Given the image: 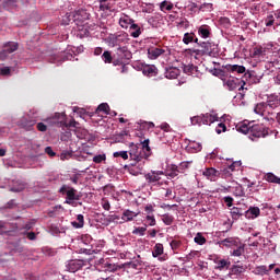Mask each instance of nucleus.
Returning <instances> with one entry per match:
<instances>
[{"mask_svg":"<svg viewBox=\"0 0 280 280\" xmlns=\"http://www.w3.org/2000/svg\"><path fill=\"white\" fill-rule=\"evenodd\" d=\"M199 50L195 54H201V56H210V58H218L220 56V46L215 42H199Z\"/></svg>","mask_w":280,"mask_h":280,"instance_id":"nucleus-1","label":"nucleus"},{"mask_svg":"<svg viewBox=\"0 0 280 280\" xmlns=\"http://www.w3.org/2000/svg\"><path fill=\"white\" fill-rule=\"evenodd\" d=\"M129 40L130 38L126 32L109 34L106 38V43L109 47H121V45H128Z\"/></svg>","mask_w":280,"mask_h":280,"instance_id":"nucleus-2","label":"nucleus"},{"mask_svg":"<svg viewBox=\"0 0 280 280\" xmlns=\"http://www.w3.org/2000/svg\"><path fill=\"white\" fill-rule=\"evenodd\" d=\"M190 121L192 126H211V124H215V121H218V115L207 113L191 117Z\"/></svg>","mask_w":280,"mask_h":280,"instance_id":"nucleus-3","label":"nucleus"},{"mask_svg":"<svg viewBox=\"0 0 280 280\" xmlns=\"http://www.w3.org/2000/svg\"><path fill=\"white\" fill-rule=\"evenodd\" d=\"M129 156L131 161H133L131 165H137V163L143 161V159H148L150 156V153H147L145 151L140 150V148L137 144L131 143L130 150H129Z\"/></svg>","mask_w":280,"mask_h":280,"instance_id":"nucleus-4","label":"nucleus"},{"mask_svg":"<svg viewBox=\"0 0 280 280\" xmlns=\"http://www.w3.org/2000/svg\"><path fill=\"white\" fill-rule=\"evenodd\" d=\"M82 16H84V19H86L85 10H79V11H75L72 13H67L66 19L62 20V25H69L70 21L75 23V25H82V23H84V20L82 19Z\"/></svg>","mask_w":280,"mask_h":280,"instance_id":"nucleus-5","label":"nucleus"},{"mask_svg":"<svg viewBox=\"0 0 280 280\" xmlns=\"http://www.w3.org/2000/svg\"><path fill=\"white\" fill-rule=\"evenodd\" d=\"M59 194L65 195L66 194V205H73V200H80L81 196L77 195L78 190L75 188L62 185L59 189Z\"/></svg>","mask_w":280,"mask_h":280,"instance_id":"nucleus-6","label":"nucleus"},{"mask_svg":"<svg viewBox=\"0 0 280 280\" xmlns=\"http://www.w3.org/2000/svg\"><path fill=\"white\" fill-rule=\"evenodd\" d=\"M261 137L262 138L268 137V128L259 124L252 125L249 139H252V141H255V139H261Z\"/></svg>","mask_w":280,"mask_h":280,"instance_id":"nucleus-7","label":"nucleus"},{"mask_svg":"<svg viewBox=\"0 0 280 280\" xmlns=\"http://www.w3.org/2000/svg\"><path fill=\"white\" fill-rule=\"evenodd\" d=\"M223 69H225V71H228L229 73H238V74L244 73L245 80L253 78V73H250V71L246 72V67H244V66L225 65V66H223Z\"/></svg>","mask_w":280,"mask_h":280,"instance_id":"nucleus-8","label":"nucleus"},{"mask_svg":"<svg viewBox=\"0 0 280 280\" xmlns=\"http://www.w3.org/2000/svg\"><path fill=\"white\" fill-rule=\"evenodd\" d=\"M242 83L243 85H241L238 91H244V84H246V81L230 77V79L224 81V86H226L229 91H235V89H237Z\"/></svg>","mask_w":280,"mask_h":280,"instance_id":"nucleus-9","label":"nucleus"},{"mask_svg":"<svg viewBox=\"0 0 280 280\" xmlns=\"http://www.w3.org/2000/svg\"><path fill=\"white\" fill-rule=\"evenodd\" d=\"M116 57L122 60L125 63H127L129 60L132 59V52L128 50V47L120 46L116 50Z\"/></svg>","mask_w":280,"mask_h":280,"instance_id":"nucleus-10","label":"nucleus"},{"mask_svg":"<svg viewBox=\"0 0 280 280\" xmlns=\"http://www.w3.org/2000/svg\"><path fill=\"white\" fill-rule=\"evenodd\" d=\"M71 58H73V55L69 52H59V54L52 55L49 58V62H51L52 65H57L58 62H65L67 60H70Z\"/></svg>","mask_w":280,"mask_h":280,"instance_id":"nucleus-11","label":"nucleus"},{"mask_svg":"<svg viewBox=\"0 0 280 280\" xmlns=\"http://www.w3.org/2000/svg\"><path fill=\"white\" fill-rule=\"evenodd\" d=\"M163 176V171H151L144 175V178L148 183H159Z\"/></svg>","mask_w":280,"mask_h":280,"instance_id":"nucleus-12","label":"nucleus"},{"mask_svg":"<svg viewBox=\"0 0 280 280\" xmlns=\"http://www.w3.org/2000/svg\"><path fill=\"white\" fill-rule=\"evenodd\" d=\"M270 108H272V104L260 103L256 105V107L254 108V113H256V115H261V117H264L266 113H269Z\"/></svg>","mask_w":280,"mask_h":280,"instance_id":"nucleus-13","label":"nucleus"},{"mask_svg":"<svg viewBox=\"0 0 280 280\" xmlns=\"http://www.w3.org/2000/svg\"><path fill=\"white\" fill-rule=\"evenodd\" d=\"M19 49V43L16 42H9L3 45L2 51L4 52V58H8L9 54H14Z\"/></svg>","mask_w":280,"mask_h":280,"instance_id":"nucleus-14","label":"nucleus"},{"mask_svg":"<svg viewBox=\"0 0 280 280\" xmlns=\"http://www.w3.org/2000/svg\"><path fill=\"white\" fill-rule=\"evenodd\" d=\"M203 176H206V178H208V180H212L215 182L218 180V176H220V172H218V170L210 167L207 168L206 171H203Z\"/></svg>","mask_w":280,"mask_h":280,"instance_id":"nucleus-15","label":"nucleus"},{"mask_svg":"<svg viewBox=\"0 0 280 280\" xmlns=\"http://www.w3.org/2000/svg\"><path fill=\"white\" fill-rule=\"evenodd\" d=\"M261 210L259 207H250L247 211H245V218L248 220H255V218H259Z\"/></svg>","mask_w":280,"mask_h":280,"instance_id":"nucleus-16","label":"nucleus"},{"mask_svg":"<svg viewBox=\"0 0 280 280\" xmlns=\"http://www.w3.org/2000/svg\"><path fill=\"white\" fill-rule=\"evenodd\" d=\"M183 43L184 45H189L190 43H196L197 45L200 44L198 37L196 36V33L194 32L185 33L183 37Z\"/></svg>","mask_w":280,"mask_h":280,"instance_id":"nucleus-17","label":"nucleus"},{"mask_svg":"<svg viewBox=\"0 0 280 280\" xmlns=\"http://www.w3.org/2000/svg\"><path fill=\"white\" fill-rule=\"evenodd\" d=\"M230 213L232 220L237 221L240 220V218H242V215H246V210H244L243 208L233 207Z\"/></svg>","mask_w":280,"mask_h":280,"instance_id":"nucleus-18","label":"nucleus"},{"mask_svg":"<svg viewBox=\"0 0 280 280\" xmlns=\"http://www.w3.org/2000/svg\"><path fill=\"white\" fill-rule=\"evenodd\" d=\"M246 266L242 265H233L230 269V277H240L241 275H244V271L246 270Z\"/></svg>","mask_w":280,"mask_h":280,"instance_id":"nucleus-19","label":"nucleus"},{"mask_svg":"<svg viewBox=\"0 0 280 280\" xmlns=\"http://www.w3.org/2000/svg\"><path fill=\"white\" fill-rule=\"evenodd\" d=\"M84 266V261L82 260H71L68 264V270L70 272H78V270H81V268H83Z\"/></svg>","mask_w":280,"mask_h":280,"instance_id":"nucleus-20","label":"nucleus"},{"mask_svg":"<svg viewBox=\"0 0 280 280\" xmlns=\"http://www.w3.org/2000/svg\"><path fill=\"white\" fill-rule=\"evenodd\" d=\"M240 167H242V162H233L228 167H224L222 170V172H223L224 176H231V172H235V171L240 170Z\"/></svg>","mask_w":280,"mask_h":280,"instance_id":"nucleus-21","label":"nucleus"},{"mask_svg":"<svg viewBox=\"0 0 280 280\" xmlns=\"http://www.w3.org/2000/svg\"><path fill=\"white\" fill-rule=\"evenodd\" d=\"M65 119H67V115L65 113H55V115L51 118H48L47 121L60 126V122L65 121Z\"/></svg>","mask_w":280,"mask_h":280,"instance_id":"nucleus-22","label":"nucleus"},{"mask_svg":"<svg viewBox=\"0 0 280 280\" xmlns=\"http://www.w3.org/2000/svg\"><path fill=\"white\" fill-rule=\"evenodd\" d=\"M142 73L148 78H154L159 75V69H156V66H147L143 68Z\"/></svg>","mask_w":280,"mask_h":280,"instance_id":"nucleus-23","label":"nucleus"},{"mask_svg":"<svg viewBox=\"0 0 280 280\" xmlns=\"http://www.w3.org/2000/svg\"><path fill=\"white\" fill-rule=\"evenodd\" d=\"M148 54L152 60H156L159 56H163V54H165V50L163 48L152 47L148 49Z\"/></svg>","mask_w":280,"mask_h":280,"instance_id":"nucleus-24","label":"nucleus"},{"mask_svg":"<svg viewBox=\"0 0 280 280\" xmlns=\"http://www.w3.org/2000/svg\"><path fill=\"white\" fill-rule=\"evenodd\" d=\"M131 23H135V20H132L130 16L126 15L125 13H122L120 19H119L120 27H122L124 30H128V26Z\"/></svg>","mask_w":280,"mask_h":280,"instance_id":"nucleus-25","label":"nucleus"},{"mask_svg":"<svg viewBox=\"0 0 280 280\" xmlns=\"http://www.w3.org/2000/svg\"><path fill=\"white\" fill-rule=\"evenodd\" d=\"M137 215H139V212H135L132 210H125L122 212L121 220H124V222H132L135 218H137Z\"/></svg>","mask_w":280,"mask_h":280,"instance_id":"nucleus-26","label":"nucleus"},{"mask_svg":"<svg viewBox=\"0 0 280 280\" xmlns=\"http://www.w3.org/2000/svg\"><path fill=\"white\" fill-rule=\"evenodd\" d=\"M21 126H22V128H24V130H27V131L33 130L34 126H36V120L22 118Z\"/></svg>","mask_w":280,"mask_h":280,"instance_id":"nucleus-27","label":"nucleus"},{"mask_svg":"<svg viewBox=\"0 0 280 280\" xmlns=\"http://www.w3.org/2000/svg\"><path fill=\"white\" fill-rule=\"evenodd\" d=\"M198 34L201 38H209L211 36V26L209 25H201L198 28Z\"/></svg>","mask_w":280,"mask_h":280,"instance_id":"nucleus-28","label":"nucleus"},{"mask_svg":"<svg viewBox=\"0 0 280 280\" xmlns=\"http://www.w3.org/2000/svg\"><path fill=\"white\" fill-rule=\"evenodd\" d=\"M180 75V70L178 68H170L165 72V78L168 80H176Z\"/></svg>","mask_w":280,"mask_h":280,"instance_id":"nucleus-29","label":"nucleus"},{"mask_svg":"<svg viewBox=\"0 0 280 280\" xmlns=\"http://www.w3.org/2000/svg\"><path fill=\"white\" fill-rule=\"evenodd\" d=\"M266 56V48L262 46H257L252 52V58H264Z\"/></svg>","mask_w":280,"mask_h":280,"instance_id":"nucleus-30","label":"nucleus"},{"mask_svg":"<svg viewBox=\"0 0 280 280\" xmlns=\"http://www.w3.org/2000/svg\"><path fill=\"white\" fill-rule=\"evenodd\" d=\"M100 113H104L105 115H110V106L108 103H102L97 106L95 114L100 115Z\"/></svg>","mask_w":280,"mask_h":280,"instance_id":"nucleus-31","label":"nucleus"},{"mask_svg":"<svg viewBox=\"0 0 280 280\" xmlns=\"http://www.w3.org/2000/svg\"><path fill=\"white\" fill-rule=\"evenodd\" d=\"M221 246H225L226 248H231V246H237V238L228 237L220 242Z\"/></svg>","mask_w":280,"mask_h":280,"instance_id":"nucleus-32","label":"nucleus"},{"mask_svg":"<svg viewBox=\"0 0 280 280\" xmlns=\"http://www.w3.org/2000/svg\"><path fill=\"white\" fill-rule=\"evenodd\" d=\"M27 187V184L25 182H16L13 187L10 188V191H13L15 194H19L23 191Z\"/></svg>","mask_w":280,"mask_h":280,"instance_id":"nucleus-33","label":"nucleus"},{"mask_svg":"<svg viewBox=\"0 0 280 280\" xmlns=\"http://www.w3.org/2000/svg\"><path fill=\"white\" fill-rule=\"evenodd\" d=\"M245 247H246V245H244V244H240V245L237 244L236 249L231 252L232 257H242V255H244Z\"/></svg>","mask_w":280,"mask_h":280,"instance_id":"nucleus-34","label":"nucleus"},{"mask_svg":"<svg viewBox=\"0 0 280 280\" xmlns=\"http://www.w3.org/2000/svg\"><path fill=\"white\" fill-rule=\"evenodd\" d=\"M163 253H164L163 244L158 243L153 247L152 257H154V258L161 257V255H163Z\"/></svg>","mask_w":280,"mask_h":280,"instance_id":"nucleus-35","label":"nucleus"},{"mask_svg":"<svg viewBox=\"0 0 280 280\" xmlns=\"http://www.w3.org/2000/svg\"><path fill=\"white\" fill-rule=\"evenodd\" d=\"M231 266V261L226 260V259H221V260H217V270H224V268H226V270H229Z\"/></svg>","mask_w":280,"mask_h":280,"instance_id":"nucleus-36","label":"nucleus"},{"mask_svg":"<svg viewBox=\"0 0 280 280\" xmlns=\"http://www.w3.org/2000/svg\"><path fill=\"white\" fill-rule=\"evenodd\" d=\"M160 10H161V12H165V11L170 12V10H174V3H172L167 0H164L160 4Z\"/></svg>","mask_w":280,"mask_h":280,"instance_id":"nucleus-37","label":"nucleus"},{"mask_svg":"<svg viewBox=\"0 0 280 280\" xmlns=\"http://www.w3.org/2000/svg\"><path fill=\"white\" fill-rule=\"evenodd\" d=\"M77 220L78 221L71 222L72 226L74 229H82V226H84V215L78 214Z\"/></svg>","mask_w":280,"mask_h":280,"instance_id":"nucleus-38","label":"nucleus"},{"mask_svg":"<svg viewBox=\"0 0 280 280\" xmlns=\"http://www.w3.org/2000/svg\"><path fill=\"white\" fill-rule=\"evenodd\" d=\"M105 268L106 270H108V272H117V270H121V268H124V265H115L107 262L105 264Z\"/></svg>","mask_w":280,"mask_h":280,"instance_id":"nucleus-39","label":"nucleus"},{"mask_svg":"<svg viewBox=\"0 0 280 280\" xmlns=\"http://www.w3.org/2000/svg\"><path fill=\"white\" fill-rule=\"evenodd\" d=\"M130 30L135 31L131 33L132 38H139L141 36V27L135 24V22L130 24Z\"/></svg>","mask_w":280,"mask_h":280,"instance_id":"nucleus-40","label":"nucleus"},{"mask_svg":"<svg viewBox=\"0 0 280 280\" xmlns=\"http://www.w3.org/2000/svg\"><path fill=\"white\" fill-rule=\"evenodd\" d=\"M178 174H180V171H178V165H175V164L171 165L167 176H170V178H176Z\"/></svg>","mask_w":280,"mask_h":280,"instance_id":"nucleus-41","label":"nucleus"},{"mask_svg":"<svg viewBox=\"0 0 280 280\" xmlns=\"http://www.w3.org/2000/svg\"><path fill=\"white\" fill-rule=\"evenodd\" d=\"M267 183H276V185H280V178L272 174V173H268L266 176H265Z\"/></svg>","mask_w":280,"mask_h":280,"instance_id":"nucleus-42","label":"nucleus"},{"mask_svg":"<svg viewBox=\"0 0 280 280\" xmlns=\"http://www.w3.org/2000/svg\"><path fill=\"white\" fill-rule=\"evenodd\" d=\"M102 60L103 62H105V65L113 63V55L110 54V51L105 50L102 55Z\"/></svg>","mask_w":280,"mask_h":280,"instance_id":"nucleus-43","label":"nucleus"},{"mask_svg":"<svg viewBox=\"0 0 280 280\" xmlns=\"http://www.w3.org/2000/svg\"><path fill=\"white\" fill-rule=\"evenodd\" d=\"M254 275H259L260 277H264V275H268V267L266 266H258L254 270Z\"/></svg>","mask_w":280,"mask_h":280,"instance_id":"nucleus-44","label":"nucleus"},{"mask_svg":"<svg viewBox=\"0 0 280 280\" xmlns=\"http://www.w3.org/2000/svg\"><path fill=\"white\" fill-rule=\"evenodd\" d=\"M162 222H164L166 226H172V224L174 223V217L171 215L170 213L163 214Z\"/></svg>","mask_w":280,"mask_h":280,"instance_id":"nucleus-45","label":"nucleus"},{"mask_svg":"<svg viewBox=\"0 0 280 280\" xmlns=\"http://www.w3.org/2000/svg\"><path fill=\"white\" fill-rule=\"evenodd\" d=\"M194 242L199 246H203V244H207V238L202 236V233H197V235L194 238Z\"/></svg>","mask_w":280,"mask_h":280,"instance_id":"nucleus-46","label":"nucleus"},{"mask_svg":"<svg viewBox=\"0 0 280 280\" xmlns=\"http://www.w3.org/2000/svg\"><path fill=\"white\" fill-rule=\"evenodd\" d=\"M189 150H194V152H200L202 150V144L200 142L191 141L188 144Z\"/></svg>","mask_w":280,"mask_h":280,"instance_id":"nucleus-47","label":"nucleus"},{"mask_svg":"<svg viewBox=\"0 0 280 280\" xmlns=\"http://www.w3.org/2000/svg\"><path fill=\"white\" fill-rule=\"evenodd\" d=\"M170 246H171L172 250L176 254V253H178L176 250H178L180 248V246H183V242H180L178 240H173L170 243Z\"/></svg>","mask_w":280,"mask_h":280,"instance_id":"nucleus-48","label":"nucleus"},{"mask_svg":"<svg viewBox=\"0 0 280 280\" xmlns=\"http://www.w3.org/2000/svg\"><path fill=\"white\" fill-rule=\"evenodd\" d=\"M59 124L60 126H65V128H78L79 125L75 119L70 120L69 124L66 120H61Z\"/></svg>","mask_w":280,"mask_h":280,"instance_id":"nucleus-49","label":"nucleus"},{"mask_svg":"<svg viewBox=\"0 0 280 280\" xmlns=\"http://www.w3.org/2000/svg\"><path fill=\"white\" fill-rule=\"evenodd\" d=\"M18 3H19L18 0H5L4 8H7V10H14V8H16Z\"/></svg>","mask_w":280,"mask_h":280,"instance_id":"nucleus-50","label":"nucleus"},{"mask_svg":"<svg viewBox=\"0 0 280 280\" xmlns=\"http://www.w3.org/2000/svg\"><path fill=\"white\" fill-rule=\"evenodd\" d=\"M142 148L140 150H142V152H145L147 154H149L150 156V139H145L144 141L141 142Z\"/></svg>","mask_w":280,"mask_h":280,"instance_id":"nucleus-51","label":"nucleus"},{"mask_svg":"<svg viewBox=\"0 0 280 280\" xmlns=\"http://www.w3.org/2000/svg\"><path fill=\"white\" fill-rule=\"evenodd\" d=\"M233 194L234 196L238 197V198H242V196H244V187H242V185H236L234 188H233Z\"/></svg>","mask_w":280,"mask_h":280,"instance_id":"nucleus-52","label":"nucleus"},{"mask_svg":"<svg viewBox=\"0 0 280 280\" xmlns=\"http://www.w3.org/2000/svg\"><path fill=\"white\" fill-rule=\"evenodd\" d=\"M114 159H124V161H128V151H118L114 152L113 154Z\"/></svg>","mask_w":280,"mask_h":280,"instance_id":"nucleus-53","label":"nucleus"},{"mask_svg":"<svg viewBox=\"0 0 280 280\" xmlns=\"http://www.w3.org/2000/svg\"><path fill=\"white\" fill-rule=\"evenodd\" d=\"M124 266H128V268H132L133 270H137L139 266H141V260L137 259L133 261L126 262Z\"/></svg>","mask_w":280,"mask_h":280,"instance_id":"nucleus-54","label":"nucleus"},{"mask_svg":"<svg viewBox=\"0 0 280 280\" xmlns=\"http://www.w3.org/2000/svg\"><path fill=\"white\" fill-rule=\"evenodd\" d=\"M238 132H242L243 135H249L250 136V126L243 124L238 127Z\"/></svg>","mask_w":280,"mask_h":280,"instance_id":"nucleus-55","label":"nucleus"},{"mask_svg":"<svg viewBox=\"0 0 280 280\" xmlns=\"http://www.w3.org/2000/svg\"><path fill=\"white\" fill-rule=\"evenodd\" d=\"M189 168V162H182L177 166V170L179 171V174H185V170Z\"/></svg>","mask_w":280,"mask_h":280,"instance_id":"nucleus-56","label":"nucleus"},{"mask_svg":"<svg viewBox=\"0 0 280 280\" xmlns=\"http://www.w3.org/2000/svg\"><path fill=\"white\" fill-rule=\"evenodd\" d=\"M145 231H148L147 228H141V226H139V228H136V229L132 231V234H133V235H141V236H143V235H145Z\"/></svg>","mask_w":280,"mask_h":280,"instance_id":"nucleus-57","label":"nucleus"},{"mask_svg":"<svg viewBox=\"0 0 280 280\" xmlns=\"http://www.w3.org/2000/svg\"><path fill=\"white\" fill-rule=\"evenodd\" d=\"M217 135H222V132H226V125L224 122H220L215 128Z\"/></svg>","mask_w":280,"mask_h":280,"instance_id":"nucleus-58","label":"nucleus"},{"mask_svg":"<svg viewBox=\"0 0 280 280\" xmlns=\"http://www.w3.org/2000/svg\"><path fill=\"white\" fill-rule=\"evenodd\" d=\"M196 71V66L188 65L184 67V73H188V75H191Z\"/></svg>","mask_w":280,"mask_h":280,"instance_id":"nucleus-59","label":"nucleus"},{"mask_svg":"<svg viewBox=\"0 0 280 280\" xmlns=\"http://www.w3.org/2000/svg\"><path fill=\"white\" fill-rule=\"evenodd\" d=\"M200 10H202L203 12H211L213 11V3H203L200 7Z\"/></svg>","mask_w":280,"mask_h":280,"instance_id":"nucleus-60","label":"nucleus"},{"mask_svg":"<svg viewBox=\"0 0 280 280\" xmlns=\"http://www.w3.org/2000/svg\"><path fill=\"white\" fill-rule=\"evenodd\" d=\"M272 25H275V15L270 14L266 19V26L272 27Z\"/></svg>","mask_w":280,"mask_h":280,"instance_id":"nucleus-61","label":"nucleus"},{"mask_svg":"<svg viewBox=\"0 0 280 280\" xmlns=\"http://www.w3.org/2000/svg\"><path fill=\"white\" fill-rule=\"evenodd\" d=\"M213 75H215L217 78H226V71L222 69H215Z\"/></svg>","mask_w":280,"mask_h":280,"instance_id":"nucleus-62","label":"nucleus"},{"mask_svg":"<svg viewBox=\"0 0 280 280\" xmlns=\"http://www.w3.org/2000/svg\"><path fill=\"white\" fill-rule=\"evenodd\" d=\"M93 161L97 164L102 163L103 161H106V154H98L93 158Z\"/></svg>","mask_w":280,"mask_h":280,"instance_id":"nucleus-63","label":"nucleus"},{"mask_svg":"<svg viewBox=\"0 0 280 280\" xmlns=\"http://www.w3.org/2000/svg\"><path fill=\"white\" fill-rule=\"evenodd\" d=\"M115 59L112 60V63L114 65V67H120V65H126V61H124L122 59H120L119 57H117L115 55Z\"/></svg>","mask_w":280,"mask_h":280,"instance_id":"nucleus-64","label":"nucleus"}]
</instances>
